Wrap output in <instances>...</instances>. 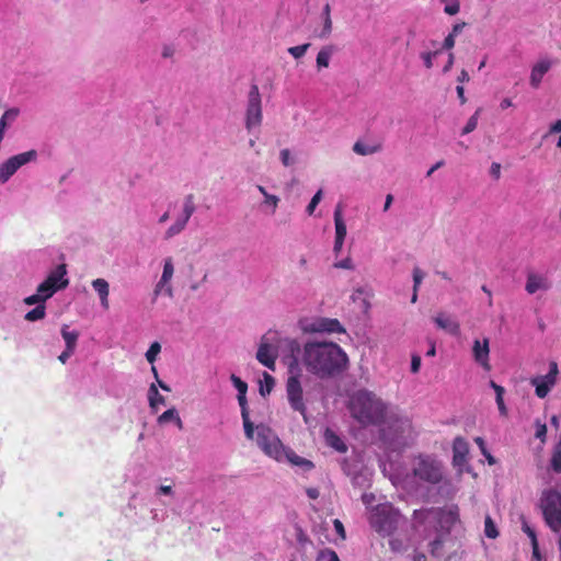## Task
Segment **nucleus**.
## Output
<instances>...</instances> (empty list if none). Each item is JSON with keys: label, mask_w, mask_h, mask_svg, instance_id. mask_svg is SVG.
I'll use <instances>...</instances> for the list:
<instances>
[{"label": "nucleus", "mask_w": 561, "mask_h": 561, "mask_svg": "<svg viewBox=\"0 0 561 561\" xmlns=\"http://www.w3.org/2000/svg\"><path fill=\"white\" fill-rule=\"evenodd\" d=\"M65 274L66 266L61 264L38 285L36 293L46 301L58 289H62L68 286L69 280L64 278Z\"/></svg>", "instance_id": "7"}, {"label": "nucleus", "mask_w": 561, "mask_h": 561, "mask_svg": "<svg viewBox=\"0 0 561 561\" xmlns=\"http://www.w3.org/2000/svg\"><path fill=\"white\" fill-rule=\"evenodd\" d=\"M550 288L549 280L539 274L529 273L527 275L525 289L529 295L535 294L538 290H548Z\"/></svg>", "instance_id": "16"}, {"label": "nucleus", "mask_w": 561, "mask_h": 561, "mask_svg": "<svg viewBox=\"0 0 561 561\" xmlns=\"http://www.w3.org/2000/svg\"><path fill=\"white\" fill-rule=\"evenodd\" d=\"M559 375L558 363L552 360L549 364V371L542 376H536L530 379V385L535 387V393L538 398L545 399L557 383Z\"/></svg>", "instance_id": "9"}, {"label": "nucleus", "mask_w": 561, "mask_h": 561, "mask_svg": "<svg viewBox=\"0 0 561 561\" xmlns=\"http://www.w3.org/2000/svg\"><path fill=\"white\" fill-rule=\"evenodd\" d=\"M456 92H457L458 99L460 101V104H462V105L466 104L467 98L465 96V88H463V85L458 84L457 88H456Z\"/></svg>", "instance_id": "63"}, {"label": "nucleus", "mask_w": 561, "mask_h": 561, "mask_svg": "<svg viewBox=\"0 0 561 561\" xmlns=\"http://www.w3.org/2000/svg\"><path fill=\"white\" fill-rule=\"evenodd\" d=\"M286 394L290 408L306 417L307 407L304 401V390L298 375L290 376L287 379Z\"/></svg>", "instance_id": "10"}, {"label": "nucleus", "mask_w": 561, "mask_h": 561, "mask_svg": "<svg viewBox=\"0 0 561 561\" xmlns=\"http://www.w3.org/2000/svg\"><path fill=\"white\" fill-rule=\"evenodd\" d=\"M272 437L274 436L271 434V431L268 428H259L256 442L257 445L262 448V450L267 446Z\"/></svg>", "instance_id": "33"}, {"label": "nucleus", "mask_w": 561, "mask_h": 561, "mask_svg": "<svg viewBox=\"0 0 561 561\" xmlns=\"http://www.w3.org/2000/svg\"><path fill=\"white\" fill-rule=\"evenodd\" d=\"M421 367V357L419 355H413L411 359V371L416 374Z\"/></svg>", "instance_id": "59"}, {"label": "nucleus", "mask_w": 561, "mask_h": 561, "mask_svg": "<svg viewBox=\"0 0 561 561\" xmlns=\"http://www.w3.org/2000/svg\"><path fill=\"white\" fill-rule=\"evenodd\" d=\"M334 267L336 268H345V270H353L354 268V265H353V262L350 257H346L342 261H339L336 263H334Z\"/></svg>", "instance_id": "53"}, {"label": "nucleus", "mask_w": 561, "mask_h": 561, "mask_svg": "<svg viewBox=\"0 0 561 561\" xmlns=\"http://www.w3.org/2000/svg\"><path fill=\"white\" fill-rule=\"evenodd\" d=\"M490 174L495 180H499L501 178V164L499 162H493L491 164Z\"/></svg>", "instance_id": "58"}, {"label": "nucleus", "mask_w": 561, "mask_h": 561, "mask_svg": "<svg viewBox=\"0 0 561 561\" xmlns=\"http://www.w3.org/2000/svg\"><path fill=\"white\" fill-rule=\"evenodd\" d=\"M412 560L413 561H427V557L424 552L415 550L412 556Z\"/></svg>", "instance_id": "64"}, {"label": "nucleus", "mask_w": 561, "mask_h": 561, "mask_svg": "<svg viewBox=\"0 0 561 561\" xmlns=\"http://www.w3.org/2000/svg\"><path fill=\"white\" fill-rule=\"evenodd\" d=\"M422 279H423V274H422V272H421L419 268H415V270L413 271V282H414L413 289H415V291H417L419 286H420V285H421V283H422Z\"/></svg>", "instance_id": "56"}, {"label": "nucleus", "mask_w": 561, "mask_h": 561, "mask_svg": "<svg viewBox=\"0 0 561 561\" xmlns=\"http://www.w3.org/2000/svg\"><path fill=\"white\" fill-rule=\"evenodd\" d=\"M37 156L35 150L19 153L11 157L0 165V184H4L24 164L35 159Z\"/></svg>", "instance_id": "11"}, {"label": "nucleus", "mask_w": 561, "mask_h": 561, "mask_svg": "<svg viewBox=\"0 0 561 561\" xmlns=\"http://www.w3.org/2000/svg\"><path fill=\"white\" fill-rule=\"evenodd\" d=\"M454 463L461 466L466 462L469 453V446L465 438L456 437L453 443Z\"/></svg>", "instance_id": "17"}, {"label": "nucleus", "mask_w": 561, "mask_h": 561, "mask_svg": "<svg viewBox=\"0 0 561 561\" xmlns=\"http://www.w3.org/2000/svg\"><path fill=\"white\" fill-rule=\"evenodd\" d=\"M171 420L175 421V423H176V425H178V427L180 430L183 428V422H182L181 417L179 416V414H178V412H176V410L174 408H171V409L164 411L158 417V423L163 424V423H167V422H169Z\"/></svg>", "instance_id": "28"}, {"label": "nucleus", "mask_w": 561, "mask_h": 561, "mask_svg": "<svg viewBox=\"0 0 561 561\" xmlns=\"http://www.w3.org/2000/svg\"><path fill=\"white\" fill-rule=\"evenodd\" d=\"M263 451L270 457L279 460L283 456V445L277 437H272L271 442H268L267 446L263 449Z\"/></svg>", "instance_id": "22"}, {"label": "nucleus", "mask_w": 561, "mask_h": 561, "mask_svg": "<svg viewBox=\"0 0 561 561\" xmlns=\"http://www.w3.org/2000/svg\"><path fill=\"white\" fill-rule=\"evenodd\" d=\"M334 224H335V238L345 239L346 237V225L342 216V206L339 204L334 210Z\"/></svg>", "instance_id": "21"}, {"label": "nucleus", "mask_w": 561, "mask_h": 561, "mask_svg": "<svg viewBox=\"0 0 561 561\" xmlns=\"http://www.w3.org/2000/svg\"><path fill=\"white\" fill-rule=\"evenodd\" d=\"M416 478L431 484H437L443 480L442 465L437 460L425 456L420 457L413 468Z\"/></svg>", "instance_id": "5"}, {"label": "nucleus", "mask_w": 561, "mask_h": 561, "mask_svg": "<svg viewBox=\"0 0 561 561\" xmlns=\"http://www.w3.org/2000/svg\"><path fill=\"white\" fill-rule=\"evenodd\" d=\"M262 100L256 84H252L248 95V105L245 113V127L251 130L253 127L262 124Z\"/></svg>", "instance_id": "8"}, {"label": "nucleus", "mask_w": 561, "mask_h": 561, "mask_svg": "<svg viewBox=\"0 0 561 561\" xmlns=\"http://www.w3.org/2000/svg\"><path fill=\"white\" fill-rule=\"evenodd\" d=\"M445 4L444 12L448 15H455L460 10L459 0H439Z\"/></svg>", "instance_id": "38"}, {"label": "nucleus", "mask_w": 561, "mask_h": 561, "mask_svg": "<svg viewBox=\"0 0 561 561\" xmlns=\"http://www.w3.org/2000/svg\"><path fill=\"white\" fill-rule=\"evenodd\" d=\"M435 517L444 519L447 523L455 524L458 520V508L451 507L449 510L437 508V515Z\"/></svg>", "instance_id": "29"}, {"label": "nucleus", "mask_w": 561, "mask_h": 561, "mask_svg": "<svg viewBox=\"0 0 561 561\" xmlns=\"http://www.w3.org/2000/svg\"><path fill=\"white\" fill-rule=\"evenodd\" d=\"M187 221L184 220L183 218H178L175 220V222L173 225H171L169 227V229L165 231V234H164V238L165 239H171L173 238L174 236L179 234L180 232H182L186 226Z\"/></svg>", "instance_id": "31"}, {"label": "nucleus", "mask_w": 561, "mask_h": 561, "mask_svg": "<svg viewBox=\"0 0 561 561\" xmlns=\"http://www.w3.org/2000/svg\"><path fill=\"white\" fill-rule=\"evenodd\" d=\"M45 300L36 293L34 295H31L26 298H24V304L27 306L32 305H44Z\"/></svg>", "instance_id": "50"}, {"label": "nucleus", "mask_w": 561, "mask_h": 561, "mask_svg": "<svg viewBox=\"0 0 561 561\" xmlns=\"http://www.w3.org/2000/svg\"><path fill=\"white\" fill-rule=\"evenodd\" d=\"M522 528H523L524 533H526L527 536L530 538L531 547L535 550H537V536H536L535 530L527 524V522L525 519L523 520Z\"/></svg>", "instance_id": "43"}, {"label": "nucleus", "mask_w": 561, "mask_h": 561, "mask_svg": "<svg viewBox=\"0 0 561 561\" xmlns=\"http://www.w3.org/2000/svg\"><path fill=\"white\" fill-rule=\"evenodd\" d=\"M382 146L380 144L369 146L360 141H356L353 146L354 152L360 156H368L380 151Z\"/></svg>", "instance_id": "26"}, {"label": "nucleus", "mask_w": 561, "mask_h": 561, "mask_svg": "<svg viewBox=\"0 0 561 561\" xmlns=\"http://www.w3.org/2000/svg\"><path fill=\"white\" fill-rule=\"evenodd\" d=\"M45 314H46L45 305H38L34 309L26 312L24 318L26 321L34 322V321L43 319L45 317Z\"/></svg>", "instance_id": "32"}, {"label": "nucleus", "mask_w": 561, "mask_h": 561, "mask_svg": "<svg viewBox=\"0 0 561 561\" xmlns=\"http://www.w3.org/2000/svg\"><path fill=\"white\" fill-rule=\"evenodd\" d=\"M430 553L434 558H440L442 551L444 547V541L440 537L435 538L433 541L430 542Z\"/></svg>", "instance_id": "36"}, {"label": "nucleus", "mask_w": 561, "mask_h": 561, "mask_svg": "<svg viewBox=\"0 0 561 561\" xmlns=\"http://www.w3.org/2000/svg\"><path fill=\"white\" fill-rule=\"evenodd\" d=\"M278 202H279V198L276 195L267 194L264 197V203L268 204V205H271L273 207V213L277 208Z\"/></svg>", "instance_id": "55"}, {"label": "nucleus", "mask_w": 561, "mask_h": 561, "mask_svg": "<svg viewBox=\"0 0 561 561\" xmlns=\"http://www.w3.org/2000/svg\"><path fill=\"white\" fill-rule=\"evenodd\" d=\"M540 508L546 524L549 528L558 533L561 529V493L549 489L542 492L540 496Z\"/></svg>", "instance_id": "4"}, {"label": "nucleus", "mask_w": 561, "mask_h": 561, "mask_svg": "<svg viewBox=\"0 0 561 561\" xmlns=\"http://www.w3.org/2000/svg\"><path fill=\"white\" fill-rule=\"evenodd\" d=\"M322 20H323L322 30L319 33H316L314 37H318V38H321V39H325L332 33L333 22H332L331 18H327V19H322Z\"/></svg>", "instance_id": "37"}, {"label": "nucleus", "mask_w": 561, "mask_h": 561, "mask_svg": "<svg viewBox=\"0 0 561 561\" xmlns=\"http://www.w3.org/2000/svg\"><path fill=\"white\" fill-rule=\"evenodd\" d=\"M437 515V508H421L413 512V528L425 525L432 516Z\"/></svg>", "instance_id": "20"}, {"label": "nucleus", "mask_w": 561, "mask_h": 561, "mask_svg": "<svg viewBox=\"0 0 561 561\" xmlns=\"http://www.w3.org/2000/svg\"><path fill=\"white\" fill-rule=\"evenodd\" d=\"M536 438L540 439L542 443L546 442L547 437V425L545 423L536 422Z\"/></svg>", "instance_id": "47"}, {"label": "nucleus", "mask_w": 561, "mask_h": 561, "mask_svg": "<svg viewBox=\"0 0 561 561\" xmlns=\"http://www.w3.org/2000/svg\"><path fill=\"white\" fill-rule=\"evenodd\" d=\"M19 115L18 108H9L3 113L4 118L8 121H14Z\"/></svg>", "instance_id": "62"}, {"label": "nucleus", "mask_w": 561, "mask_h": 561, "mask_svg": "<svg viewBox=\"0 0 561 561\" xmlns=\"http://www.w3.org/2000/svg\"><path fill=\"white\" fill-rule=\"evenodd\" d=\"M434 322L436 323V325L442 329V330H445L446 332H448L449 334L451 335H459L460 333V325L457 321L453 320L451 318H449L448 316H446L445 313H438L435 318H434Z\"/></svg>", "instance_id": "18"}, {"label": "nucleus", "mask_w": 561, "mask_h": 561, "mask_svg": "<svg viewBox=\"0 0 561 561\" xmlns=\"http://www.w3.org/2000/svg\"><path fill=\"white\" fill-rule=\"evenodd\" d=\"M472 356L477 364H479L484 370H491L490 365V341L484 337L482 341L474 340L472 345Z\"/></svg>", "instance_id": "12"}, {"label": "nucleus", "mask_w": 561, "mask_h": 561, "mask_svg": "<svg viewBox=\"0 0 561 561\" xmlns=\"http://www.w3.org/2000/svg\"><path fill=\"white\" fill-rule=\"evenodd\" d=\"M333 526L340 538L344 540L346 538V534L343 523L336 518L333 520Z\"/></svg>", "instance_id": "52"}, {"label": "nucleus", "mask_w": 561, "mask_h": 561, "mask_svg": "<svg viewBox=\"0 0 561 561\" xmlns=\"http://www.w3.org/2000/svg\"><path fill=\"white\" fill-rule=\"evenodd\" d=\"M325 439L327 443L335 450L340 453H345L347 450L345 443L333 431L329 428L325 431Z\"/></svg>", "instance_id": "23"}, {"label": "nucleus", "mask_w": 561, "mask_h": 561, "mask_svg": "<svg viewBox=\"0 0 561 561\" xmlns=\"http://www.w3.org/2000/svg\"><path fill=\"white\" fill-rule=\"evenodd\" d=\"M173 273H174V266H173L172 259L168 257L164 260L163 272H162L161 278L154 288L156 296H158L161 293V290L165 287L167 295L172 297V287L168 284L172 279Z\"/></svg>", "instance_id": "14"}, {"label": "nucleus", "mask_w": 561, "mask_h": 561, "mask_svg": "<svg viewBox=\"0 0 561 561\" xmlns=\"http://www.w3.org/2000/svg\"><path fill=\"white\" fill-rule=\"evenodd\" d=\"M481 108H478L474 112V114L468 119L467 124L462 128L461 135L470 134L477 128Z\"/></svg>", "instance_id": "34"}, {"label": "nucleus", "mask_w": 561, "mask_h": 561, "mask_svg": "<svg viewBox=\"0 0 561 561\" xmlns=\"http://www.w3.org/2000/svg\"><path fill=\"white\" fill-rule=\"evenodd\" d=\"M309 47H310L309 43L298 45V46H293V47L288 48V53L294 58L298 59V58H301L306 54V51L308 50Z\"/></svg>", "instance_id": "40"}, {"label": "nucleus", "mask_w": 561, "mask_h": 561, "mask_svg": "<svg viewBox=\"0 0 561 561\" xmlns=\"http://www.w3.org/2000/svg\"><path fill=\"white\" fill-rule=\"evenodd\" d=\"M280 160L285 167H289L293 163L290 151L288 149H283L280 151Z\"/></svg>", "instance_id": "57"}, {"label": "nucleus", "mask_w": 561, "mask_h": 561, "mask_svg": "<svg viewBox=\"0 0 561 561\" xmlns=\"http://www.w3.org/2000/svg\"><path fill=\"white\" fill-rule=\"evenodd\" d=\"M160 351H161V345L158 342H153L150 345V347L148 348V351L146 352V359L150 364H153L156 362L157 356L160 353Z\"/></svg>", "instance_id": "39"}, {"label": "nucleus", "mask_w": 561, "mask_h": 561, "mask_svg": "<svg viewBox=\"0 0 561 561\" xmlns=\"http://www.w3.org/2000/svg\"><path fill=\"white\" fill-rule=\"evenodd\" d=\"M61 335L66 342V347L69 348V351H75L79 333L77 331H68V325L64 324L61 328Z\"/></svg>", "instance_id": "25"}, {"label": "nucleus", "mask_w": 561, "mask_h": 561, "mask_svg": "<svg viewBox=\"0 0 561 561\" xmlns=\"http://www.w3.org/2000/svg\"><path fill=\"white\" fill-rule=\"evenodd\" d=\"M277 331H268L262 336L259 350L256 352V359L268 369H275V362L277 358Z\"/></svg>", "instance_id": "6"}, {"label": "nucleus", "mask_w": 561, "mask_h": 561, "mask_svg": "<svg viewBox=\"0 0 561 561\" xmlns=\"http://www.w3.org/2000/svg\"><path fill=\"white\" fill-rule=\"evenodd\" d=\"M92 287L98 293L102 307L107 310L110 308L108 295L110 285L104 278H96L92 282Z\"/></svg>", "instance_id": "19"}, {"label": "nucleus", "mask_w": 561, "mask_h": 561, "mask_svg": "<svg viewBox=\"0 0 561 561\" xmlns=\"http://www.w3.org/2000/svg\"><path fill=\"white\" fill-rule=\"evenodd\" d=\"M195 211V203H194V195L188 194L184 198V205H183V214L181 218L186 220L188 222L190 218Z\"/></svg>", "instance_id": "30"}, {"label": "nucleus", "mask_w": 561, "mask_h": 561, "mask_svg": "<svg viewBox=\"0 0 561 561\" xmlns=\"http://www.w3.org/2000/svg\"><path fill=\"white\" fill-rule=\"evenodd\" d=\"M310 332L317 333H344L345 330L337 319L319 318L309 327Z\"/></svg>", "instance_id": "13"}, {"label": "nucleus", "mask_w": 561, "mask_h": 561, "mask_svg": "<svg viewBox=\"0 0 561 561\" xmlns=\"http://www.w3.org/2000/svg\"><path fill=\"white\" fill-rule=\"evenodd\" d=\"M455 46V37L448 34L443 42V49L450 50Z\"/></svg>", "instance_id": "60"}, {"label": "nucleus", "mask_w": 561, "mask_h": 561, "mask_svg": "<svg viewBox=\"0 0 561 561\" xmlns=\"http://www.w3.org/2000/svg\"><path fill=\"white\" fill-rule=\"evenodd\" d=\"M484 534L488 538L495 539L499 536L497 528L493 519L488 515L484 520Z\"/></svg>", "instance_id": "35"}, {"label": "nucleus", "mask_w": 561, "mask_h": 561, "mask_svg": "<svg viewBox=\"0 0 561 561\" xmlns=\"http://www.w3.org/2000/svg\"><path fill=\"white\" fill-rule=\"evenodd\" d=\"M490 386L494 389L496 399L503 398L505 390L502 386L497 385L493 380L490 381Z\"/></svg>", "instance_id": "61"}, {"label": "nucleus", "mask_w": 561, "mask_h": 561, "mask_svg": "<svg viewBox=\"0 0 561 561\" xmlns=\"http://www.w3.org/2000/svg\"><path fill=\"white\" fill-rule=\"evenodd\" d=\"M301 363L307 371L325 379L344 371L348 365V357L334 342L308 341L302 348Z\"/></svg>", "instance_id": "2"}, {"label": "nucleus", "mask_w": 561, "mask_h": 561, "mask_svg": "<svg viewBox=\"0 0 561 561\" xmlns=\"http://www.w3.org/2000/svg\"><path fill=\"white\" fill-rule=\"evenodd\" d=\"M319 559L325 561H341L337 553L332 549H323L319 552Z\"/></svg>", "instance_id": "41"}, {"label": "nucleus", "mask_w": 561, "mask_h": 561, "mask_svg": "<svg viewBox=\"0 0 561 561\" xmlns=\"http://www.w3.org/2000/svg\"><path fill=\"white\" fill-rule=\"evenodd\" d=\"M550 468L556 473H561V439L554 445L552 449Z\"/></svg>", "instance_id": "27"}, {"label": "nucleus", "mask_w": 561, "mask_h": 561, "mask_svg": "<svg viewBox=\"0 0 561 561\" xmlns=\"http://www.w3.org/2000/svg\"><path fill=\"white\" fill-rule=\"evenodd\" d=\"M238 402L241 408V416L249 414L247 393H238Z\"/></svg>", "instance_id": "51"}, {"label": "nucleus", "mask_w": 561, "mask_h": 561, "mask_svg": "<svg viewBox=\"0 0 561 561\" xmlns=\"http://www.w3.org/2000/svg\"><path fill=\"white\" fill-rule=\"evenodd\" d=\"M264 380H265V388L264 387L260 388V392L262 396L270 393L274 387V378L270 374L264 373Z\"/></svg>", "instance_id": "46"}, {"label": "nucleus", "mask_w": 561, "mask_h": 561, "mask_svg": "<svg viewBox=\"0 0 561 561\" xmlns=\"http://www.w3.org/2000/svg\"><path fill=\"white\" fill-rule=\"evenodd\" d=\"M289 460L291 463L305 467L307 469H311L313 467V463L310 460H307L302 457H299L297 455H294L293 457H289Z\"/></svg>", "instance_id": "49"}, {"label": "nucleus", "mask_w": 561, "mask_h": 561, "mask_svg": "<svg viewBox=\"0 0 561 561\" xmlns=\"http://www.w3.org/2000/svg\"><path fill=\"white\" fill-rule=\"evenodd\" d=\"M242 421H243L244 434H245L247 438L253 439L254 427H253V423L250 421L249 414H244L242 416Z\"/></svg>", "instance_id": "42"}, {"label": "nucleus", "mask_w": 561, "mask_h": 561, "mask_svg": "<svg viewBox=\"0 0 561 561\" xmlns=\"http://www.w3.org/2000/svg\"><path fill=\"white\" fill-rule=\"evenodd\" d=\"M401 519L400 512L389 503L375 506L368 518L370 527L381 537L391 536L398 529Z\"/></svg>", "instance_id": "3"}, {"label": "nucleus", "mask_w": 561, "mask_h": 561, "mask_svg": "<svg viewBox=\"0 0 561 561\" xmlns=\"http://www.w3.org/2000/svg\"><path fill=\"white\" fill-rule=\"evenodd\" d=\"M439 53H440L439 50H435V51H424L421 54V58L424 62V66L427 69H431L433 67V58L436 57Z\"/></svg>", "instance_id": "45"}, {"label": "nucleus", "mask_w": 561, "mask_h": 561, "mask_svg": "<svg viewBox=\"0 0 561 561\" xmlns=\"http://www.w3.org/2000/svg\"><path fill=\"white\" fill-rule=\"evenodd\" d=\"M230 380L232 381L233 386L238 390V393H247L248 391V385L243 380H241L238 376L232 374L230 376Z\"/></svg>", "instance_id": "44"}, {"label": "nucleus", "mask_w": 561, "mask_h": 561, "mask_svg": "<svg viewBox=\"0 0 561 561\" xmlns=\"http://www.w3.org/2000/svg\"><path fill=\"white\" fill-rule=\"evenodd\" d=\"M159 396V391L154 383L149 388V404L151 408L156 407V397Z\"/></svg>", "instance_id": "54"}, {"label": "nucleus", "mask_w": 561, "mask_h": 561, "mask_svg": "<svg viewBox=\"0 0 561 561\" xmlns=\"http://www.w3.org/2000/svg\"><path fill=\"white\" fill-rule=\"evenodd\" d=\"M350 409L353 417L363 425H386L396 434L411 428L409 417L396 411H389L387 404L368 390L357 391L351 399Z\"/></svg>", "instance_id": "1"}, {"label": "nucleus", "mask_w": 561, "mask_h": 561, "mask_svg": "<svg viewBox=\"0 0 561 561\" xmlns=\"http://www.w3.org/2000/svg\"><path fill=\"white\" fill-rule=\"evenodd\" d=\"M321 198H322V191H321V190H319V191L313 195V197L311 198V201H310L309 205L307 206V213H308L309 215H312V214H313V211H314V209H316L317 205L320 203Z\"/></svg>", "instance_id": "48"}, {"label": "nucleus", "mask_w": 561, "mask_h": 561, "mask_svg": "<svg viewBox=\"0 0 561 561\" xmlns=\"http://www.w3.org/2000/svg\"><path fill=\"white\" fill-rule=\"evenodd\" d=\"M552 61L545 58L535 64L530 71L529 82L534 89H538L543 76L550 70Z\"/></svg>", "instance_id": "15"}, {"label": "nucleus", "mask_w": 561, "mask_h": 561, "mask_svg": "<svg viewBox=\"0 0 561 561\" xmlns=\"http://www.w3.org/2000/svg\"><path fill=\"white\" fill-rule=\"evenodd\" d=\"M333 51H334V47L331 45L322 47L320 49V51L317 55V59H316L318 69L329 67L330 58H331Z\"/></svg>", "instance_id": "24"}]
</instances>
